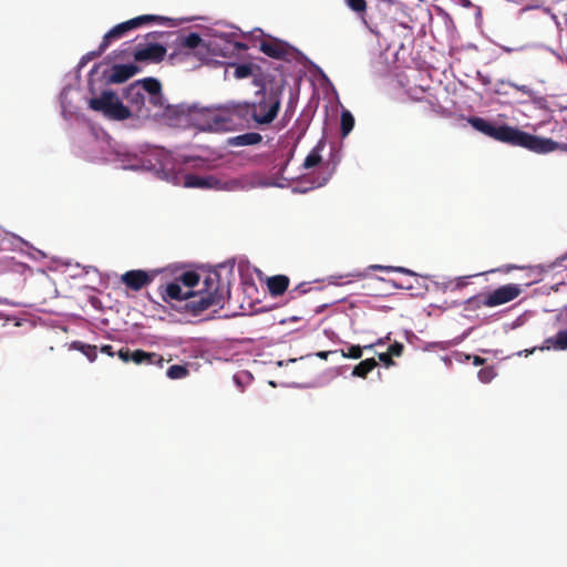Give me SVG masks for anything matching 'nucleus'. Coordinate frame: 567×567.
<instances>
[{
	"mask_svg": "<svg viewBox=\"0 0 567 567\" xmlns=\"http://www.w3.org/2000/svg\"><path fill=\"white\" fill-rule=\"evenodd\" d=\"M159 295L164 302L189 317H198L210 307L223 308L229 296V282L221 279L217 272L208 274L203 287L195 290H186L176 280L161 285Z\"/></svg>",
	"mask_w": 567,
	"mask_h": 567,
	"instance_id": "obj_1",
	"label": "nucleus"
},
{
	"mask_svg": "<svg viewBox=\"0 0 567 567\" xmlns=\"http://www.w3.org/2000/svg\"><path fill=\"white\" fill-rule=\"evenodd\" d=\"M166 118L177 125L189 124L203 132L223 133L237 130L239 123L234 103L219 106H200L181 103L166 109Z\"/></svg>",
	"mask_w": 567,
	"mask_h": 567,
	"instance_id": "obj_2",
	"label": "nucleus"
},
{
	"mask_svg": "<svg viewBox=\"0 0 567 567\" xmlns=\"http://www.w3.org/2000/svg\"><path fill=\"white\" fill-rule=\"evenodd\" d=\"M468 123L476 131L497 142L523 147L537 154L551 153L565 146L551 138L533 135L507 124L497 125L478 116L471 117Z\"/></svg>",
	"mask_w": 567,
	"mask_h": 567,
	"instance_id": "obj_3",
	"label": "nucleus"
},
{
	"mask_svg": "<svg viewBox=\"0 0 567 567\" xmlns=\"http://www.w3.org/2000/svg\"><path fill=\"white\" fill-rule=\"evenodd\" d=\"M282 87L258 90L251 102L234 103L237 120L249 126L264 128L278 116L281 106Z\"/></svg>",
	"mask_w": 567,
	"mask_h": 567,
	"instance_id": "obj_4",
	"label": "nucleus"
},
{
	"mask_svg": "<svg viewBox=\"0 0 567 567\" xmlns=\"http://www.w3.org/2000/svg\"><path fill=\"white\" fill-rule=\"evenodd\" d=\"M89 107L114 121H124L132 116L130 107L111 90H104L99 96L90 99Z\"/></svg>",
	"mask_w": 567,
	"mask_h": 567,
	"instance_id": "obj_5",
	"label": "nucleus"
},
{
	"mask_svg": "<svg viewBox=\"0 0 567 567\" xmlns=\"http://www.w3.org/2000/svg\"><path fill=\"white\" fill-rule=\"evenodd\" d=\"M166 48L159 43L147 42L145 44L138 43L134 51L130 53L127 50L113 51L114 59L125 60L132 55L136 62L144 63H161L166 56Z\"/></svg>",
	"mask_w": 567,
	"mask_h": 567,
	"instance_id": "obj_6",
	"label": "nucleus"
},
{
	"mask_svg": "<svg viewBox=\"0 0 567 567\" xmlns=\"http://www.w3.org/2000/svg\"><path fill=\"white\" fill-rule=\"evenodd\" d=\"M165 21H167V19L162 16L143 14L118 23L104 34L102 39V47L107 49L113 41L123 38L128 31L137 29L144 24L152 22L163 23Z\"/></svg>",
	"mask_w": 567,
	"mask_h": 567,
	"instance_id": "obj_7",
	"label": "nucleus"
},
{
	"mask_svg": "<svg viewBox=\"0 0 567 567\" xmlns=\"http://www.w3.org/2000/svg\"><path fill=\"white\" fill-rule=\"evenodd\" d=\"M259 50L269 58L290 61L299 51L288 42L271 35H266L259 43Z\"/></svg>",
	"mask_w": 567,
	"mask_h": 567,
	"instance_id": "obj_8",
	"label": "nucleus"
},
{
	"mask_svg": "<svg viewBox=\"0 0 567 567\" xmlns=\"http://www.w3.org/2000/svg\"><path fill=\"white\" fill-rule=\"evenodd\" d=\"M145 89L141 83V80L130 84L123 91V97L128 103L131 112L137 116L148 117L152 115V111L146 106Z\"/></svg>",
	"mask_w": 567,
	"mask_h": 567,
	"instance_id": "obj_9",
	"label": "nucleus"
},
{
	"mask_svg": "<svg viewBox=\"0 0 567 567\" xmlns=\"http://www.w3.org/2000/svg\"><path fill=\"white\" fill-rule=\"evenodd\" d=\"M185 186L205 189L235 190L240 187V182L237 179L220 181L215 176H198L195 174H188L185 177Z\"/></svg>",
	"mask_w": 567,
	"mask_h": 567,
	"instance_id": "obj_10",
	"label": "nucleus"
},
{
	"mask_svg": "<svg viewBox=\"0 0 567 567\" xmlns=\"http://www.w3.org/2000/svg\"><path fill=\"white\" fill-rule=\"evenodd\" d=\"M144 85L145 92L148 94V104L155 109L153 115H162L166 118V109L173 105H166L162 92V84L155 78H145L141 80Z\"/></svg>",
	"mask_w": 567,
	"mask_h": 567,
	"instance_id": "obj_11",
	"label": "nucleus"
},
{
	"mask_svg": "<svg viewBox=\"0 0 567 567\" xmlns=\"http://www.w3.org/2000/svg\"><path fill=\"white\" fill-rule=\"evenodd\" d=\"M522 292L517 284H508L491 291L485 296L483 305L486 307H496L516 299Z\"/></svg>",
	"mask_w": 567,
	"mask_h": 567,
	"instance_id": "obj_12",
	"label": "nucleus"
},
{
	"mask_svg": "<svg viewBox=\"0 0 567 567\" xmlns=\"http://www.w3.org/2000/svg\"><path fill=\"white\" fill-rule=\"evenodd\" d=\"M140 71L141 69L135 64H114L103 73V76L107 84H120L133 78Z\"/></svg>",
	"mask_w": 567,
	"mask_h": 567,
	"instance_id": "obj_13",
	"label": "nucleus"
},
{
	"mask_svg": "<svg viewBox=\"0 0 567 567\" xmlns=\"http://www.w3.org/2000/svg\"><path fill=\"white\" fill-rule=\"evenodd\" d=\"M537 350V347H534L530 350H525L524 353L526 357L534 353ZM538 350H557V351H566L567 350V330L558 331L554 337L546 338Z\"/></svg>",
	"mask_w": 567,
	"mask_h": 567,
	"instance_id": "obj_14",
	"label": "nucleus"
},
{
	"mask_svg": "<svg viewBox=\"0 0 567 567\" xmlns=\"http://www.w3.org/2000/svg\"><path fill=\"white\" fill-rule=\"evenodd\" d=\"M122 282L134 291L141 290L152 281V277L144 270H130L122 275Z\"/></svg>",
	"mask_w": 567,
	"mask_h": 567,
	"instance_id": "obj_15",
	"label": "nucleus"
},
{
	"mask_svg": "<svg viewBox=\"0 0 567 567\" xmlns=\"http://www.w3.org/2000/svg\"><path fill=\"white\" fill-rule=\"evenodd\" d=\"M131 361L135 364H155L162 368L164 358L158 353L146 352L144 350L137 349L132 351Z\"/></svg>",
	"mask_w": 567,
	"mask_h": 567,
	"instance_id": "obj_16",
	"label": "nucleus"
},
{
	"mask_svg": "<svg viewBox=\"0 0 567 567\" xmlns=\"http://www.w3.org/2000/svg\"><path fill=\"white\" fill-rule=\"evenodd\" d=\"M289 278L285 275H277L267 279V288L272 297L284 295L289 287Z\"/></svg>",
	"mask_w": 567,
	"mask_h": 567,
	"instance_id": "obj_17",
	"label": "nucleus"
},
{
	"mask_svg": "<svg viewBox=\"0 0 567 567\" xmlns=\"http://www.w3.org/2000/svg\"><path fill=\"white\" fill-rule=\"evenodd\" d=\"M262 141L261 134L257 132H247L227 140L228 146H248L256 145Z\"/></svg>",
	"mask_w": 567,
	"mask_h": 567,
	"instance_id": "obj_18",
	"label": "nucleus"
},
{
	"mask_svg": "<svg viewBox=\"0 0 567 567\" xmlns=\"http://www.w3.org/2000/svg\"><path fill=\"white\" fill-rule=\"evenodd\" d=\"M199 279L200 277L196 271H185L174 280L182 285L186 290H194V288L199 285Z\"/></svg>",
	"mask_w": 567,
	"mask_h": 567,
	"instance_id": "obj_19",
	"label": "nucleus"
},
{
	"mask_svg": "<svg viewBox=\"0 0 567 567\" xmlns=\"http://www.w3.org/2000/svg\"><path fill=\"white\" fill-rule=\"evenodd\" d=\"M378 365V362L374 358H369V359H365L363 361H361L360 363H358L353 370H352V375L353 377H358V378H362V379H365L367 375Z\"/></svg>",
	"mask_w": 567,
	"mask_h": 567,
	"instance_id": "obj_20",
	"label": "nucleus"
},
{
	"mask_svg": "<svg viewBox=\"0 0 567 567\" xmlns=\"http://www.w3.org/2000/svg\"><path fill=\"white\" fill-rule=\"evenodd\" d=\"M181 47L187 49H206V44L202 37L196 32H190L186 37H183L179 42Z\"/></svg>",
	"mask_w": 567,
	"mask_h": 567,
	"instance_id": "obj_21",
	"label": "nucleus"
},
{
	"mask_svg": "<svg viewBox=\"0 0 567 567\" xmlns=\"http://www.w3.org/2000/svg\"><path fill=\"white\" fill-rule=\"evenodd\" d=\"M372 346L360 347L359 344H352L347 350L340 349L338 352L347 359H360L363 354V349H371Z\"/></svg>",
	"mask_w": 567,
	"mask_h": 567,
	"instance_id": "obj_22",
	"label": "nucleus"
},
{
	"mask_svg": "<svg viewBox=\"0 0 567 567\" xmlns=\"http://www.w3.org/2000/svg\"><path fill=\"white\" fill-rule=\"evenodd\" d=\"M72 347L81 351L90 361H94L97 357L96 346L85 344L80 341L73 342Z\"/></svg>",
	"mask_w": 567,
	"mask_h": 567,
	"instance_id": "obj_23",
	"label": "nucleus"
},
{
	"mask_svg": "<svg viewBox=\"0 0 567 567\" xmlns=\"http://www.w3.org/2000/svg\"><path fill=\"white\" fill-rule=\"evenodd\" d=\"M321 150H322V146L320 144L311 150V152L307 155V157L303 162L305 168H312L321 162V159H322L321 155H320Z\"/></svg>",
	"mask_w": 567,
	"mask_h": 567,
	"instance_id": "obj_24",
	"label": "nucleus"
},
{
	"mask_svg": "<svg viewBox=\"0 0 567 567\" xmlns=\"http://www.w3.org/2000/svg\"><path fill=\"white\" fill-rule=\"evenodd\" d=\"M354 126V117L349 111L341 113V135L347 136Z\"/></svg>",
	"mask_w": 567,
	"mask_h": 567,
	"instance_id": "obj_25",
	"label": "nucleus"
},
{
	"mask_svg": "<svg viewBox=\"0 0 567 567\" xmlns=\"http://www.w3.org/2000/svg\"><path fill=\"white\" fill-rule=\"evenodd\" d=\"M346 4L355 13H358L361 18L367 11V1L365 0H344ZM367 24V21L362 19Z\"/></svg>",
	"mask_w": 567,
	"mask_h": 567,
	"instance_id": "obj_26",
	"label": "nucleus"
},
{
	"mask_svg": "<svg viewBox=\"0 0 567 567\" xmlns=\"http://www.w3.org/2000/svg\"><path fill=\"white\" fill-rule=\"evenodd\" d=\"M166 375L173 380L183 379L188 375V370L185 365L174 364L167 369Z\"/></svg>",
	"mask_w": 567,
	"mask_h": 567,
	"instance_id": "obj_27",
	"label": "nucleus"
},
{
	"mask_svg": "<svg viewBox=\"0 0 567 567\" xmlns=\"http://www.w3.org/2000/svg\"><path fill=\"white\" fill-rule=\"evenodd\" d=\"M105 51L106 48H103L101 42L96 50L90 51L81 58L79 62V68H84L90 61L100 58Z\"/></svg>",
	"mask_w": 567,
	"mask_h": 567,
	"instance_id": "obj_28",
	"label": "nucleus"
},
{
	"mask_svg": "<svg viewBox=\"0 0 567 567\" xmlns=\"http://www.w3.org/2000/svg\"><path fill=\"white\" fill-rule=\"evenodd\" d=\"M255 68L251 64L235 65L234 76L238 80L254 75Z\"/></svg>",
	"mask_w": 567,
	"mask_h": 567,
	"instance_id": "obj_29",
	"label": "nucleus"
},
{
	"mask_svg": "<svg viewBox=\"0 0 567 567\" xmlns=\"http://www.w3.org/2000/svg\"><path fill=\"white\" fill-rule=\"evenodd\" d=\"M477 377L483 383H488L496 377L495 368L484 367L477 372Z\"/></svg>",
	"mask_w": 567,
	"mask_h": 567,
	"instance_id": "obj_30",
	"label": "nucleus"
},
{
	"mask_svg": "<svg viewBox=\"0 0 567 567\" xmlns=\"http://www.w3.org/2000/svg\"><path fill=\"white\" fill-rule=\"evenodd\" d=\"M372 269L383 270V271H396L401 274H406L413 276L414 272L410 269L403 268V267H392V266H381V265H374L371 266Z\"/></svg>",
	"mask_w": 567,
	"mask_h": 567,
	"instance_id": "obj_31",
	"label": "nucleus"
},
{
	"mask_svg": "<svg viewBox=\"0 0 567 567\" xmlns=\"http://www.w3.org/2000/svg\"><path fill=\"white\" fill-rule=\"evenodd\" d=\"M404 350V347L402 343L400 342H394L392 344H390L389 349H388V352L392 355V357H400L402 354Z\"/></svg>",
	"mask_w": 567,
	"mask_h": 567,
	"instance_id": "obj_32",
	"label": "nucleus"
},
{
	"mask_svg": "<svg viewBox=\"0 0 567 567\" xmlns=\"http://www.w3.org/2000/svg\"><path fill=\"white\" fill-rule=\"evenodd\" d=\"M252 76H254L252 84L255 86H258L259 90H267L266 85H265V82H264V78H262L260 72H258L257 74L254 73Z\"/></svg>",
	"mask_w": 567,
	"mask_h": 567,
	"instance_id": "obj_33",
	"label": "nucleus"
},
{
	"mask_svg": "<svg viewBox=\"0 0 567 567\" xmlns=\"http://www.w3.org/2000/svg\"><path fill=\"white\" fill-rule=\"evenodd\" d=\"M132 351L128 348H122L118 350L117 355L123 362L131 361Z\"/></svg>",
	"mask_w": 567,
	"mask_h": 567,
	"instance_id": "obj_34",
	"label": "nucleus"
},
{
	"mask_svg": "<svg viewBox=\"0 0 567 567\" xmlns=\"http://www.w3.org/2000/svg\"><path fill=\"white\" fill-rule=\"evenodd\" d=\"M306 284H300L296 288L289 291V295L291 298H297L298 296H301L302 293L307 292V289L305 288Z\"/></svg>",
	"mask_w": 567,
	"mask_h": 567,
	"instance_id": "obj_35",
	"label": "nucleus"
},
{
	"mask_svg": "<svg viewBox=\"0 0 567 567\" xmlns=\"http://www.w3.org/2000/svg\"><path fill=\"white\" fill-rule=\"evenodd\" d=\"M379 360L381 362H383L386 367L394 364V361L392 360V355L389 352L379 353Z\"/></svg>",
	"mask_w": 567,
	"mask_h": 567,
	"instance_id": "obj_36",
	"label": "nucleus"
},
{
	"mask_svg": "<svg viewBox=\"0 0 567 567\" xmlns=\"http://www.w3.org/2000/svg\"><path fill=\"white\" fill-rule=\"evenodd\" d=\"M450 285L453 286V288H452V290H453V289L463 288L466 285V282L462 278H458L455 281H451Z\"/></svg>",
	"mask_w": 567,
	"mask_h": 567,
	"instance_id": "obj_37",
	"label": "nucleus"
},
{
	"mask_svg": "<svg viewBox=\"0 0 567 567\" xmlns=\"http://www.w3.org/2000/svg\"><path fill=\"white\" fill-rule=\"evenodd\" d=\"M101 352L110 355V357H113L115 354V352L113 351V347L111 344H105L101 348Z\"/></svg>",
	"mask_w": 567,
	"mask_h": 567,
	"instance_id": "obj_38",
	"label": "nucleus"
},
{
	"mask_svg": "<svg viewBox=\"0 0 567 567\" xmlns=\"http://www.w3.org/2000/svg\"><path fill=\"white\" fill-rule=\"evenodd\" d=\"M336 352H338V350H334V351H319V352L316 353V355L318 358L322 359V360H327L330 354L336 353Z\"/></svg>",
	"mask_w": 567,
	"mask_h": 567,
	"instance_id": "obj_39",
	"label": "nucleus"
},
{
	"mask_svg": "<svg viewBox=\"0 0 567 567\" xmlns=\"http://www.w3.org/2000/svg\"><path fill=\"white\" fill-rule=\"evenodd\" d=\"M233 45L237 51H245L248 49V47L243 42H234Z\"/></svg>",
	"mask_w": 567,
	"mask_h": 567,
	"instance_id": "obj_40",
	"label": "nucleus"
},
{
	"mask_svg": "<svg viewBox=\"0 0 567 567\" xmlns=\"http://www.w3.org/2000/svg\"><path fill=\"white\" fill-rule=\"evenodd\" d=\"M485 363V359L484 358H481L478 355H475L474 359H473V364L474 365H482Z\"/></svg>",
	"mask_w": 567,
	"mask_h": 567,
	"instance_id": "obj_41",
	"label": "nucleus"
},
{
	"mask_svg": "<svg viewBox=\"0 0 567 567\" xmlns=\"http://www.w3.org/2000/svg\"><path fill=\"white\" fill-rule=\"evenodd\" d=\"M158 35H161L159 32H150V33L146 34L145 38L148 41L150 39H153V40L156 39Z\"/></svg>",
	"mask_w": 567,
	"mask_h": 567,
	"instance_id": "obj_42",
	"label": "nucleus"
},
{
	"mask_svg": "<svg viewBox=\"0 0 567 567\" xmlns=\"http://www.w3.org/2000/svg\"><path fill=\"white\" fill-rule=\"evenodd\" d=\"M100 65H101L100 63H99V64H95V65L93 66V69L91 70L90 75H92L93 73H95V72L97 71V69H99V66H100Z\"/></svg>",
	"mask_w": 567,
	"mask_h": 567,
	"instance_id": "obj_43",
	"label": "nucleus"
},
{
	"mask_svg": "<svg viewBox=\"0 0 567 567\" xmlns=\"http://www.w3.org/2000/svg\"><path fill=\"white\" fill-rule=\"evenodd\" d=\"M503 49H504L506 52H512V51H514V49H512V48H507V47H503Z\"/></svg>",
	"mask_w": 567,
	"mask_h": 567,
	"instance_id": "obj_44",
	"label": "nucleus"
}]
</instances>
